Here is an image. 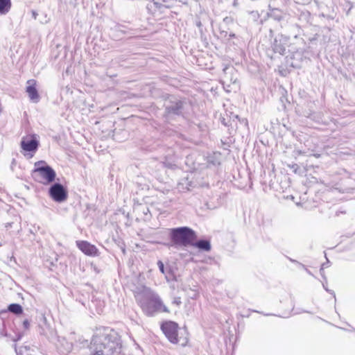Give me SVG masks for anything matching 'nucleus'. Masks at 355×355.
I'll return each mask as SVG.
<instances>
[{
    "label": "nucleus",
    "instance_id": "nucleus-5",
    "mask_svg": "<svg viewBox=\"0 0 355 355\" xmlns=\"http://www.w3.org/2000/svg\"><path fill=\"white\" fill-rule=\"evenodd\" d=\"M40 143L37 137L35 134L28 135L21 139L20 146L26 153H28L29 157H33L38 149Z\"/></svg>",
    "mask_w": 355,
    "mask_h": 355
},
{
    "label": "nucleus",
    "instance_id": "nucleus-3",
    "mask_svg": "<svg viewBox=\"0 0 355 355\" xmlns=\"http://www.w3.org/2000/svg\"><path fill=\"white\" fill-rule=\"evenodd\" d=\"M171 238L175 244L186 247L191 245L193 242L196 240L197 236L196 232L191 228L182 227L172 229L171 231Z\"/></svg>",
    "mask_w": 355,
    "mask_h": 355
},
{
    "label": "nucleus",
    "instance_id": "nucleus-2",
    "mask_svg": "<svg viewBox=\"0 0 355 355\" xmlns=\"http://www.w3.org/2000/svg\"><path fill=\"white\" fill-rule=\"evenodd\" d=\"M31 175L35 182L46 185L54 181L56 175L53 169L44 161H38L35 163V168L32 171Z\"/></svg>",
    "mask_w": 355,
    "mask_h": 355
},
{
    "label": "nucleus",
    "instance_id": "nucleus-11",
    "mask_svg": "<svg viewBox=\"0 0 355 355\" xmlns=\"http://www.w3.org/2000/svg\"><path fill=\"white\" fill-rule=\"evenodd\" d=\"M8 310L15 314H21L23 312L21 306L18 304H11L8 306Z\"/></svg>",
    "mask_w": 355,
    "mask_h": 355
},
{
    "label": "nucleus",
    "instance_id": "nucleus-9",
    "mask_svg": "<svg viewBox=\"0 0 355 355\" xmlns=\"http://www.w3.org/2000/svg\"><path fill=\"white\" fill-rule=\"evenodd\" d=\"M191 246L196 247L199 250H202L206 252H209L211 250V245L209 241L200 240L197 241L196 240L193 242Z\"/></svg>",
    "mask_w": 355,
    "mask_h": 355
},
{
    "label": "nucleus",
    "instance_id": "nucleus-10",
    "mask_svg": "<svg viewBox=\"0 0 355 355\" xmlns=\"http://www.w3.org/2000/svg\"><path fill=\"white\" fill-rule=\"evenodd\" d=\"M10 0H0V15H6L11 8Z\"/></svg>",
    "mask_w": 355,
    "mask_h": 355
},
{
    "label": "nucleus",
    "instance_id": "nucleus-13",
    "mask_svg": "<svg viewBox=\"0 0 355 355\" xmlns=\"http://www.w3.org/2000/svg\"><path fill=\"white\" fill-rule=\"evenodd\" d=\"M92 355H104V352L103 350H98L94 352Z\"/></svg>",
    "mask_w": 355,
    "mask_h": 355
},
{
    "label": "nucleus",
    "instance_id": "nucleus-12",
    "mask_svg": "<svg viewBox=\"0 0 355 355\" xmlns=\"http://www.w3.org/2000/svg\"><path fill=\"white\" fill-rule=\"evenodd\" d=\"M157 265L159 266V270L161 271L162 273H164V263L161 261H159L157 262Z\"/></svg>",
    "mask_w": 355,
    "mask_h": 355
},
{
    "label": "nucleus",
    "instance_id": "nucleus-4",
    "mask_svg": "<svg viewBox=\"0 0 355 355\" xmlns=\"http://www.w3.org/2000/svg\"><path fill=\"white\" fill-rule=\"evenodd\" d=\"M144 311L148 316H152L155 313H169V309L163 303L159 297H153L150 298L147 302L141 306Z\"/></svg>",
    "mask_w": 355,
    "mask_h": 355
},
{
    "label": "nucleus",
    "instance_id": "nucleus-14",
    "mask_svg": "<svg viewBox=\"0 0 355 355\" xmlns=\"http://www.w3.org/2000/svg\"><path fill=\"white\" fill-rule=\"evenodd\" d=\"M24 327H25L28 328V327L29 326V322H28V320H25V321L24 322Z\"/></svg>",
    "mask_w": 355,
    "mask_h": 355
},
{
    "label": "nucleus",
    "instance_id": "nucleus-8",
    "mask_svg": "<svg viewBox=\"0 0 355 355\" xmlns=\"http://www.w3.org/2000/svg\"><path fill=\"white\" fill-rule=\"evenodd\" d=\"M26 84V92L29 98L33 102H38L40 95L37 89V81L35 79L28 80Z\"/></svg>",
    "mask_w": 355,
    "mask_h": 355
},
{
    "label": "nucleus",
    "instance_id": "nucleus-1",
    "mask_svg": "<svg viewBox=\"0 0 355 355\" xmlns=\"http://www.w3.org/2000/svg\"><path fill=\"white\" fill-rule=\"evenodd\" d=\"M161 330L173 344L185 347L189 343V333L186 329H182L179 327L178 323L173 321H164L160 325Z\"/></svg>",
    "mask_w": 355,
    "mask_h": 355
},
{
    "label": "nucleus",
    "instance_id": "nucleus-6",
    "mask_svg": "<svg viewBox=\"0 0 355 355\" xmlns=\"http://www.w3.org/2000/svg\"><path fill=\"white\" fill-rule=\"evenodd\" d=\"M77 248L85 255L89 257H98L99 250L96 245L87 241H76Z\"/></svg>",
    "mask_w": 355,
    "mask_h": 355
},
{
    "label": "nucleus",
    "instance_id": "nucleus-7",
    "mask_svg": "<svg viewBox=\"0 0 355 355\" xmlns=\"http://www.w3.org/2000/svg\"><path fill=\"white\" fill-rule=\"evenodd\" d=\"M49 194L56 202H62L67 198V192L60 184H53L49 189Z\"/></svg>",
    "mask_w": 355,
    "mask_h": 355
}]
</instances>
